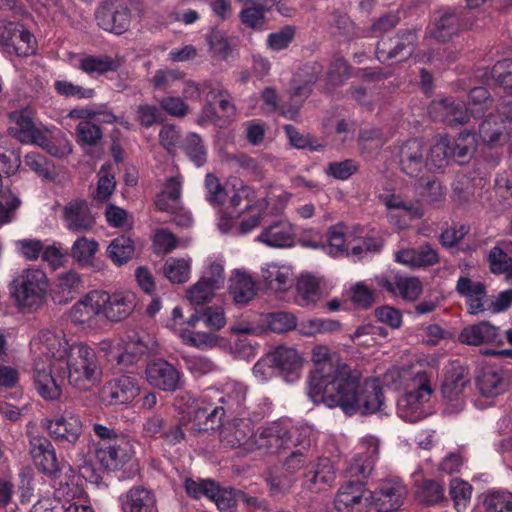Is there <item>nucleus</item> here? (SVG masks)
Masks as SVG:
<instances>
[{"mask_svg":"<svg viewBox=\"0 0 512 512\" xmlns=\"http://www.w3.org/2000/svg\"><path fill=\"white\" fill-rule=\"evenodd\" d=\"M406 496V488L398 480H386L372 492L371 503L380 512H391L400 508Z\"/></svg>","mask_w":512,"mask_h":512,"instance_id":"obj_22","label":"nucleus"},{"mask_svg":"<svg viewBox=\"0 0 512 512\" xmlns=\"http://www.w3.org/2000/svg\"><path fill=\"white\" fill-rule=\"evenodd\" d=\"M41 426L60 444L74 445L83 432L80 417L68 410L55 415L53 418L43 419Z\"/></svg>","mask_w":512,"mask_h":512,"instance_id":"obj_11","label":"nucleus"},{"mask_svg":"<svg viewBox=\"0 0 512 512\" xmlns=\"http://www.w3.org/2000/svg\"><path fill=\"white\" fill-rule=\"evenodd\" d=\"M358 449L347 468V474L350 478H367L379 456V440L373 435H366L360 440Z\"/></svg>","mask_w":512,"mask_h":512,"instance_id":"obj_16","label":"nucleus"},{"mask_svg":"<svg viewBox=\"0 0 512 512\" xmlns=\"http://www.w3.org/2000/svg\"><path fill=\"white\" fill-rule=\"evenodd\" d=\"M207 42L214 56L226 59L231 54L232 48L224 32L212 30L207 36Z\"/></svg>","mask_w":512,"mask_h":512,"instance_id":"obj_64","label":"nucleus"},{"mask_svg":"<svg viewBox=\"0 0 512 512\" xmlns=\"http://www.w3.org/2000/svg\"><path fill=\"white\" fill-rule=\"evenodd\" d=\"M134 454L133 443L126 438L117 439L113 444H101L96 450V458L110 471L120 469Z\"/></svg>","mask_w":512,"mask_h":512,"instance_id":"obj_19","label":"nucleus"},{"mask_svg":"<svg viewBox=\"0 0 512 512\" xmlns=\"http://www.w3.org/2000/svg\"><path fill=\"white\" fill-rule=\"evenodd\" d=\"M103 306L99 290H92L71 307L68 316L73 324L91 328L97 325L99 317H103Z\"/></svg>","mask_w":512,"mask_h":512,"instance_id":"obj_15","label":"nucleus"},{"mask_svg":"<svg viewBox=\"0 0 512 512\" xmlns=\"http://www.w3.org/2000/svg\"><path fill=\"white\" fill-rule=\"evenodd\" d=\"M470 108L462 102H455L450 99L434 101L429 109L430 115L448 125L463 124L468 121L469 115L477 116L484 113L490 101L489 93L484 87H475L469 93Z\"/></svg>","mask_w":512,"mask_h":512,"instance_id":"obj_7","label":"nucleus"},{"mask_svg":"<svg viewBox=\"0 0 512 512\" xmlns=\"http://www.w3.org/2000/svg\"><path fill=\"white\" fill-rule=\"evenodd\" d=\"M438 369V358L432 356L405 367H392L384 374L387 385L403 390L397 413L404 421L417 422L427 415L425 405L434 392Z\"/></svg>","mask_w":512,"mask_h":512,"instance_id":"obj_3","label":"nucleus"},{"mask_svg":"<svg viewBox=\"0 0 512 512\" xmlns=\"http://www.w3.org/2000/svg\"><path fill=\"white\" fill-rule=\"evenodd\" d=\"M146 379L154 388L163 391H176L182 386L181 373L169 362L156 360L146 367Z\"/></svg>","mask_w":512,"mask_h":512,"instance_id":"obj_18","label":"nucleus"},{"mask_svg":"<svg viewBox=\"0 0 512 512\" xmlns=\"http://www.w3.org/2000/svg\"><path fill=\"white\" fill-rule=\"evenodd\" d=\"M341 324L329 318H311L297 322L298 334L303 337H314L319 334L333 333L340 330Z\"/></svg>","mask_w":512,"mask_h":512,"instance_id":"obj_43","label":"nucleus"},{"mask_svg":"<svg viewBox=\"0 0 512 512\" xmlns=\"http://www.w3.org/2000/svg\"><path fill=\"white\" fill-rule=\"evenodd\" d=\"M459 339L462 343L472 346L502 343L499 328L486 321L464 327Z\"/></svg>","mask_w":512,"mask_h":512,"instance_id":"obj_28","label":"nucleus"},{"mask_svg":"<svg viewBox=\"0 0 512 512\" xmlns=\"http://www.w3.org/2000/svg\"><path fill=\"white\" fill-rule=\"evenodd\" d=\"M416 496L423 504H437L444 499V488L435 480H425L418 486Z\"/></svg>","mask_w":512,"mask_h":512,"instance_id":"obj_56","label":"nucleus"},{"mask_svg":"<svg viewBox=\"0 0 512 512\" xmlns=\"http://www.w3.org/2000/svg\"><path fill=\"white\" fill-rule=\"evenodd\" d=\"M98 249L99 244L95 239L82 236L77 238L73 243L71 256L80 266L90 267L93 265V260Z\"/></svg>","mask_w":512,"mask_h":512,"instance_id":"obj_47","label":"nucleus"},{"mask_svg":"<svg viewBox=\"0 0 512 512\" xmlns=\"http://www.w3.org/2000/svg\"><path fill=\"white\" fill-rule=\"evenodd\" d=\"M140 388L135 378L122 375L103 387V398L111 405H123L132 402L138 396Z\"/></svg>","mask_w":512,"mask_h":512,"instance_id":"obj_23","label":"nucleus"},{"mask_svg":"<svg viewBox=\"0 0 512 512\" xmlns=\"http://www.w3.org/2000/svg\"><path fill=\"white\" fill-rule=\"evenodd\" d=\"M64 226L71 232L89 231L95 224V218L85 200H73L63 208Z\"/></svg>","mask_w":512,"mask_h":512,"instance_id":"obj_25","label":"nucleus"},{"mask_svg":"<svg viewBox=\"0 0 512 512\" xmlns=\"http://www.w3.org/2000/svg\"><path fill=\"white\" fill-rule=\"evenodd\" d=\"M423 152V143L417 139L408 140L400 147V167L406 175L418 177L427 168L423 159Z\"/></svg>","mask_w":512,"mask_h":512,"instance_id":"obj_27","label":"nucleus"},{"mask_svg":"<svg viewBox=\"0 0 512 512\" xmlns=\"http://www.w3.org/2000/svg\"><path fill=\"white\" fill-rule=\"evenodd\" d=\"M327 252L329 255L336 257L343 255L351 250V241L346 234V226L342 223L331 226L327 232Z\"/></svg>","mask_w":512,"mask_h":512,"instance_id":"obj_52","label":"nucleus"},{"mask_svg":"<svg viewBox=\"0 0 512 512\" xmlns=\"http://www.w3.org/2000/svg\"><path fill=\"white\" fill-rule=\"evenodd\" d=\"M229 292L237 305H246L256 295V282L246 271L235 270L229 278Z\"/></svg>","mask_w":512,"mask_h":512,"instance_id":"obj_36","label":"nucleus"},{"mask_svg":"<svg viewBox=\"0 0 512 512\" xmlns=\"http://www.w3.org/2000/svg\"><path fill=\"white\" fill-rule=\"evenodd\" d=\"M456 291L465 298L469 314L478 315L487 310V291L482 282L462 276L457 280Z\"/></svg>","mask_w":512,"mask_h":512,"instance_id":"obj_26","label":"nucleus"},{"mask_svg":"<svg viewBox=\"0 0 512 512\" xmlns=\"http://www.w3.org/2000/svg\"><path fill=\"white\" fill-rule=\"evenodd\" d=\"M134 251L135 245L133 240L122 235L110 242L107 248V255L115 265L121 266L132 258Z\"/></svg>","mask_w":512,"mask_h":512,"instance_id":"obj_51","label":"nucleus"},{"mask_svg":"<svg viewBox=\"0 0 512 512\" xmlns=\"http://www.w3.org/2000/svg\"><path fill=\"white\" fill-rule=\"evenodd\" d=\"M206 199L212 205H221L226 196L229 195V188L222 187L217 177L207 174L205 177Z\"/></svg>","mask_w":512,"mask_h":512,"instance_id":"obj_63","label":"nucleus"},{"mask_svg":"<svg viewBox=\"0 0 512 512\" xmlns=\"http://www.w3.org/2000/svg\"><path fill=\"white\" fill-rule=\"evenodd\" d=\"M183 179L181 176L171 177L165 186V190L158 196L156 205L161 211H169L174 208L181 196Z\"/></svg>","mask_w":512,"mask_h":512,"instance_id":"obj_53","label":"nucleus"},{"mask_svg":"<svg viewBox=\"0 0 512 512\" xmlns=\"http://www.w3.org/2000/svg\"><path fill=\"white\" fill-rule=\"evenodd\" d=\"M121 61L108 55H82L78 58L77 68L91 78H98L106 73L115 72Z\"/></svg>","mask_w":512,"mask_h":512,"instance_id":"obj_34","label":"nucleus"},{"mask_svg":"<svg viewBox=\"0 0 512 512\" xmlns=\"http://www.w3.org/2000/svg\"><path fill=\"white\" fill-rule=\"evenodd\" d=\"M459 30V17L454 11L447 10L440 12L435 18L434 28L431 34L434 38L446 41L455 35Z\"/></svg>","mask_w":512,"mask_h":512,"instance_id":"obj_50","label":"nucleus"},{"mask_svg":"<svg viewBox=\"0 0 512 512\" xmlns=\"http://www.w3.org/2000/svg\"><path fill=\"white\" fill-rule=\"evenodd\" d=\"M15 121L14 135L22 143L43 145L46 142V134L36 128L31 118L24 112L13 114Z\"/></svg>","mask_w":512,"mask_h":512,"instance_id":"obj_39","label":"nucleus"},{"mask_svg":"<svg viewBox=\"0 0 512 512\" xmlns=\"http://www.w3.org/2000/svg\"><path fill=\"white\" fill-rule=\"evenodd\" d=\"M246 387L235 381L225 383L221 389H208L203 393V401L218 405L224 415L239 411L246 400Z\"/></svg>","mask_w":512,"mask_h":512,"instance_id":"obj_13","label":"nucleus"},{"mask_svg":"<svg viewBox=\"0 0 512 512\" xmlns=\"http://www.w3.org/2000/svg\"><path fill=\"white\" fill-rule=\"evenodd\" d=\"M253 422L245 418H235L222 426L220 442L224 447L238 449L240 454L255 451Z\"/></svg>","mask_w":512,"mask_h":512,"instance_id":"obj_9","label":"nucleus"},{"mask_svg":"<svg viewBox=\"0 0 512 512\" xmlns=\"http://www.w3.org/2000/svg\"><path fill=\"white\" fill-rule=\"evenodd\" d=\"M305 476L308 482L319 485L318 489H322L334 482L335 470L328 458H320L309 467Z\"/></svg>","mask_w":512,"mask_h":512,"instance_id":"obj_45","label":"nucleus"},{"mask_svg":"<svg viewBox=\"0 0 512 512\" xmlns=\"http://www.w3.org/2000/svg\"><path fill=\"white\" fill-rule=\"evenodd\" d=\"M510 385L509 372L502 369L485 368L477 378L479 392L485 397H495Z\"/></svg>","mask_w":512,"mask_h":512,"instance_id":"obj_32","label":"nucleus"},{"mask_svg":"<svg viewBox=\"0 0 512 512\" xmlns=\"http://www.w3.org/2000/svg\"><path fill=\"white\" fill-rule=\"evenodd\" d=\"M11 32L12 37L8 38L10 41L4 49L7 53L21 57L34 53L35 38L22 24L18 23Z\"/></svg>","mask_w":512,"mask_h":512,"instance_id":"obj_41","label":"nucleus"},{"mask_svg":"<svg viewBox=\"0 0 512 512\" xmlns=\"http://www.w3.org/2000/svg\"><path fill=\"white\" fill-rule=\"evenodd\" d=\"M311 360L316 368L309 377L307 395L314 403L339 407L347 415L381 411L384 397L379 380L361 382V373L326 345L314 346Z\"/></svg>","mask_w":512,"mask_h":512,"instance_id":"obj_2","label":"nucleus"},{"mask_svg":"<svg viewBox=\"0 0 512 512\" xmlns=\"http://www.w3.org/2000/svg\"><path fill=\"white\" fill-rule=\"evenodd\" d=\"M179 337L184 344L200 350L213 349L219 346L221 340L215 333L188 329H180Z\"/></svg>","mask_w":512,"mask_h":512,"instance_id":"obj_49","label":"nucleus"},{"mask_svg":"<svg viewBox=\"0 0 512 512\" xmlns=\"http://www.w3.org/2000/svg\"><path fill=\"white\" fill-rule=\"evenodd\" d=\"M49 278L40 268L30 267L20 271L10 282L9 291L15 305L25 311H36L47 300Z\"/></svg>","mask_w":512,"mask_h":512,"instance_id":"obj_5","label":"nucleus"},{"mask_svg":"<svg viewBox=\"0 0 512 512\" xmlns=\"http://www.w3.org/2000/svg\"><path fill=\"white\" fill-rule=\"evenodd\" d=\"M218 405H212L211 403L203 401V395L197 401L193 414L192 429L198 432H208L214 430L221 422L224 417V412Z\"/></svg>","mask_w":512,"mask_h":512,"instance_id":"obj_29","label":"nucleus"},{"mask_svg":"<svg viewBox=\"0 0 512 512\" xmlns=\"http://www.w3.org/2000/svg\"><path fill=\"white\" fill-rule=\"evenodd\" d=\"M310 426H290L285 422H273L255 432V450L263 454H280L297 446L307 448L312 442Z\"/></svg>","mask_w":512,"mask_h":512,"instance_id":"obj_4","label":"nucleus"},{"mask_svg":"<svg viewBox=\"0 0 512 512\" xmlns=\"http://www.w3.org/2000/svg\"><path fill=\"white\" fill-rule=\"evenodd\" d=\"M54 90L65 98L91 99L95 96V90L74 84L67 80H55Z\"/></svg>","mask_w":512,"mask_h":512,"instance_id":"obj_58","label":"nucleus"},{"mask_svg":"<svg viewBox=\"0 0 512 512\" xmlns=\"http://www.w3.org/2000/svg\"><path fill=\"white\" fill-rule=\"evenodd\" d=\"M453 156L451 141L446 135H438L429 149L426 166L428 170L444 169Z\"/></svg>","mask_w":512,"mask_h":512,"instance_id":"obj_40","label":"nucleus"},{"mask_svg":"<svg viewBox=\"0 0 512 512\" xmlns=\"http://www.w3.org/2000/svg\"><path fill=\"white\" fill-rule=\"evenodd\" d=\"M99 295L104 301L103 318L110 322L128 318L138 305L137 295L131 290H118L113 293L99 290Z\"/></svg>","mask_w":512,"mask_h":512,"instance_id":"obj_12","label":"nucleus"},{"mask_svg":"<svg viewBox=\"0 0 512 512\" xmlns=\"http://www.w3.org/2000/svg\"><path fill=\"white\" fill-rule=\"evenodd\" d=\"M183 150L187 157L198 167L204 165L207 160V149L200 136L195 133L186 137Z\"/></svg>","mask_w":512,"mask_h":512,"instance_id":"obj_55","label":"nucleus"},{"mask_svg":"<svg viewBox=\"0 0 512 512\" xmlns=\"http://www.w3.org/2000/svg\"><path fill=\"white\" fill-rule=\"evenodd\" d=\"M279 374L288 382L299 378L304 365L303 354L294 347L280 345L269 352Z\"/></svg>","mask_w":512,"mask_h":512,"instance_id":"obj_21","label":"nucleus"},{"mask_svg":"<svg viewBox=\"0 0 512 512\" xmlns=\"http://www.w3.org/2000/svg\"><path fill=\"white\" fill-rule=\"evenodd\" d=\"M341 485L338 489L334 507L337 512H368L371 505L372 492L368 490L362 478H354Z\"/></svg>","mask_w":512,"mask_h":512,"instance_id":"obj_10","label":"nucleus"},{"mask_svg":"<svg viewBox=\"0 0 512 512\" xmlns=\"http://www.w3.org/2000/svg\"><path fill=\"white\" fill-rule=\"evenodd\" d=\"M450 496L454 501V506L458 512L463 511L470 502L472 495L471 485L459 478H453L450 481Z\"/></svg>","mask_w":512,"mask_h":512,"instance_id":"obj_59","label":"nucleus"},{"mask_svg":"<svg viewBox=\"0 0 512 512\" xmlns=\"http://www.w3.org/2000/svg\"><path fill=\"white\" fill-rule=\"evenodd\" d=\"M191 264L192 259L190 257H170L164 263V275L172 283H186L190 279Z\"/></svg>","mask_w":512,"mask_h":512,"instance_id":"obj_48","label":"nucleus"},{"mask_svg":"<svg viewBox=\"0 0 512 512\" xmlns=\"http://www.w3.org/2000/svg\"><path fill=\"white\" fill-rule=\"evenodd\" d=\"M185 74L177 69H159L150 79L151 84L157 90L171 89L175 83L182 81Z\"/></svg>","mask_w":512,"mask_h":512,"instance_id":"obj_61","label":"nucleus"},{"mask_svg":"<svg viewBox=\"0 0 512 512\" xmlns=\"http://www.w3.org/2000/svg\"><path fill=\"white\" fill-rule=\"evenodd\" d=\"M82 287V277L79 273L69 270L60 273L55 281L54 294L58 302H67L73 298Z\"/></svg>","mask_w":512,"mask_h":512,"instance_id":"obj_42","label":"nucleus"},{"mask_svg":"<svg viewBox=\"0 0 512 512\" xmlns=\"http://www.w3.org/2000/svg\"><path fill=\"white\" fill-rule=\"evenodd\" d=\"M416 39V34L411 31L402 33L394 40L382 39L377 44L376 56L382 62L394 58L399 61L406 59L412 55Z\"/></svg>","mask_w":512,"mask_h":512,"instance_id":"obj_24","label":"nucleus"},{"mask_svg":"<svg viewBox=\"0 0 512 512\" xmlns=\"http://www.w3.org/2000/svg\"><path fill=\"white\" fill-rule=\"evenodd\" d=\"M321 71L322 66L317 62L308 63L300 68L289 89L291 98L301 100L306 98L310 94L312 86L318 80Z\"/></svg>","mask_w":512,"mask_h":512,"instance_id":"obj_35","label":"nucleus"},{"mask_svg":"<svg viewBox=\"0 0 512 512\" xmlns=\"http://www.w3.org/2000/svg\"><path fill=\"white\" fill-rule=\"evenodd\" d=\"M395 261L411 268H420L435 265L439 261V256L436 249L425 243L417 248L398 251L395 254Z\"/></svg>","mask_w":512,"mask_h":512,"instance_id":"obj_31","label":"nucleus"},{"mask_svg":"<svg viewBox=\"0 0 512 512\" xmlns=\"http://www.w3.org/2000/svg\"><path fill=\"white\" fill-rule=\"evenodd\" d=\"M75 131L76 141L81 146H96L102 138L100 127L92 121H80Z\"/></svg>","mask_w":512,"mask_h":512,"instance_id":"obj_57","label":"nucleus"},{"mask_svg":"<svg viewBox=\"0 0 512 512\" xmlns=\"http://www.w3.org/2000/svg\"><path fill=\"white\" fill-rule=\"evenodd\" d=\"M321 298V290L317 279L311 275H301L296 282V302L300 306L317 303Z\"/></svg>","mask_w":512,"mask_h":512,"instance_id":"obj_44","label":"nucleus"},{"mask_svg":"<svg viewBox=\"0 0 512 512\" xmlns=\"http://www.w3.org/2000/svg\"><path fill=\"white\" fill-rule=\"evenodd\" d=\"M267 328L274 333H285L296 329L297 319L289 312H274L265 316Z\"/></svg>","mask_w":512,"mask_h":512,"instance_id":"obj_54","label":"nucleus"},{"mask_svg":"<svg viewBox=\"0 0 512 512\" xmlns=\"http://www.w3.org/2000/svg\"><path fill=\"white\" fill-rule=\"evenodd\" d=\"M123 512H158L154 493L143 487H133L120 498Z\"/></svg>","mask_w":512,"mask_h":512,"instance_id":"obj_30","label":"nucleus"},{"mask_svg":"<svg viewBox=\"0 0 512 512\" xmlns=\"http://www.w3.org/2000/svg\"><path fill=\"white\" fill-rule=\"evenodd\" d=\"M389 210L388 220L399 229L407 228L411 221L423 216V210L418 202L407 200L398 194H387L381 197Z\"/></svg>","mask_w":512,"mask_h":512,"instance_id":"obj_14","label":"nucleus"},{"mask_svg":"<svg viewBox=\"0 0 512 512\" xmlns=\"http://www.w3.org/2000/svg\"><path fill=\"white\" fill-rule=\"evenodd\" d=\"M375 280L391 295L400 296L408 301H415L422 292V284L417 278L402 276L394 271L376 276Z\"/></svg>","mask_w":512,"mask_h":512,"instance_id":"obj_17","label":"nucleus"},{"mask_svg":"<svg viewBox=\"0 0 512 512\" xmlns=\"http://www.w3.org/2000/svg\"><path fill=\"white\" fill-rule=\"evenodd\" d=\"M488 512H512V493L508 491H489L484 498Z\"/></svg>","mask_w":512,"mask_h":512,"instance_id":"obj_60","label":"nucleus"},{"mask_svg":"<svg viewBox=\"0 0 512 512\" xmlns=\"http://www.w3.org/2000/svg\"><path fill=\"white\" fill-rule=\"evenodd\" d=\"M249 211H251L249 216L241 219L238 224H236L231 214L223 213L220 216L218 223L221 232L232 233L234 235H246L252 232L261 223L263 205H258L255 209H250Z\"/></svg>","mask_w":512,"mask_h":512,"instance_id":"obj_33","label":"nucleus"},{"mask_svg":"<svg viewBox=\"0 0 512 512\" xmlns=\"http://www.w3.org/2000/svg\"><path fill=\"white\" fill-rule=\"evenodd\" d=\"M33 377L39 395L57 400L64 380L78 390H88L101 376L95 351L89 346L69 344L63 333L43 331L30 342Z\"/></svg>","mask_w":512,"mask_h":512,"instance_id":"obj_1","label":"nucleus"},{"mask_svg":"<svg viewBox=\"0 0 512 512\" xmlns=\"http://www.w3.org/2000/svg\"><path fill=\"white\" fill-rule=\"evenodd\" d=\"M97 24L105 31L121 35L134 18L132 0H105L97 9Z\"/></svg>","mask_w":512,"mask_h":512,"instance_id":"obj_8","label":"nucleus"},{"mask_svg":"<svg viewBox=\"0 0 512 512\" xmlns=\"http://www.w3.org/2000/svg\"><path fill=\"white\" fill-rule=\"evenodd\" d=\"M488 260L494 274H506L508 278H512V257L501 248L493 247L489 252Z\"/></svg>","mask_w":512,"mask_h":512,"instance_id":"obj_62","label":"nucleus"},{"mask_svg":"<svg viewBox=\"0 0 512 512\" xmlns=\"http://www.w3.org/2000/svg\"><path fill=\"white\" fill-rule=\"evenodd\" d=\"M229 206L232 210L237 213L255 209L258 204L255 202L254 190L242 183L233 184L232 191L229 190Z\"/></svg>","mask_w":512,"mask_h":512,"instance_id":"obj_46","label":"nucleus"},{"mask_svg":"<svg viewBox=\"0 0 512 512\" xmlns=\"http://www.w3.org/2000/svg\"><path fill=\"white\" fill-rule=\"evenodd\" d=\"M296 240V232L288 220H277L264 226L255 241L269 248H291Z\"/></svg>","mask_w":512,"mask_h":512,"instance_id":"obj_20","label":"nucleus"},{"mask_svg":"<svg viewBox=\"0 0 512 512\" xmlns=\"http://www.w3.org/2000/svg\"><path fill=\"white\" fill-rule=\"evenodd\" d=\"M468 382L465 369L461 365H451L445 373L441 386L443 397L449 401L458 400Z\"/></svg>","mask_w":512,"mask_h":512,"instance_id":"obj_38","label":"nucleus"},{"mask_svg":"<svg viewBox=\"0 0 512 512\" xmlns=\"http://www.w3.org/2000/svg\"><path fill=\"white\" fill-rule=\"evenodd\" d=\"M108 360L115 362L119 369L132 368L143 356L157 351V342L146 332H135L127 340H105L101 343Z\"/></svg>","mask_w":512,"mask_h":512,"instance_id":"obj_6","label":"nucleus"},{"mask_svg":"<svg viewBox=\"0 0 512 512\" xmlns=\"http://www.w3.org/2000/svg\"><path fill=\"white\" fill-rule=\"evenodd\" d=\"M262 278L276 292L288 290L294 282V272L288 265L268 263L262 268Z\"/></svg>","mask_w":512,"mask_h":512,"instance_id":"obj_37","label":"nucleus"}]
</instances>
